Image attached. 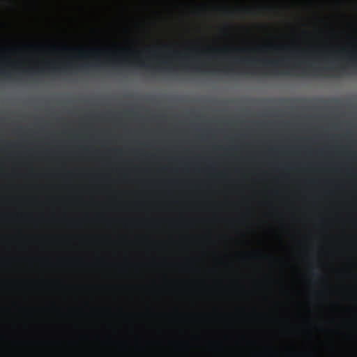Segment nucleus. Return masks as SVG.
I'll list each match as a JSON object with an SVG mask.
<instances>
[{
  "mask_svg": "<svg viewBox=\"0 0 357 357\" xmlns=\"http://www.w3.org/2000/svg\"><path fill=\"white\" fill-rule=\"evenodd\" d=\"M4 1V0H0V3H2Z\"/></svg>",
  "mask_w": 357,
  "mask_h": 357,
  "instance_id": "5",
  "label": "nucleus"
},
{
  "mask_svg": "<svg viewBox=\"0 0 357 357\" xmlns=\"http://www.w3.org/2000/svg\"><path fill=\"white\" fill-rule=\"evenodd\" d=\"M312 3H313V1L312 0L308 1V3L312 4Z\"/></svg>",
  "mask_w": 357,
  "mask_h": 357,
  "instance_id": "4",
  "label": "nucleus"
},
{
  "mask_svg": "<svg viewBox=\"0 0 357 357\" xmlns=\"http://www.w3.org/2000/svg\"><path fill=\"white\" fill-rule=\"evenodd\" d=\"M213 6H214V8H218V9H227V6H220V5L215 4Z\"/></svg>",
  "mask_w": 357,
  "mask_h": 357,
  "instance_id": "1",
  "label": "nucleus"
},
{
  "mask_svg": "<svg viewBox=\"0 0 357 357\" xmlns=\"http://www.w3.org/2000/svg\"><path fill=\"white\" fill-rule=\"evenodd\" d=\"M335 3L339 5L341 3V0H335Z\"/></svg>",
  "mask_w": 357,
  "mask_h": 357,
  "instance_id": "2",
  "label": "nucleus"
},
{
  "mask_svg": "<svg viewBox=\"0 0 357 357\" xmlns=\"http://www.w3.org/2000/svg\"><path fill=\"white\" fill-rule=\"evenodd\" d=\"M206 6V4H202V5H200V7H202V8H205Z\"/></svg>",
  "mask_w": 357,
  "mask_h": 357,
  "instance_id": "3",
  "label": "nucleus"
}]
</instances>
